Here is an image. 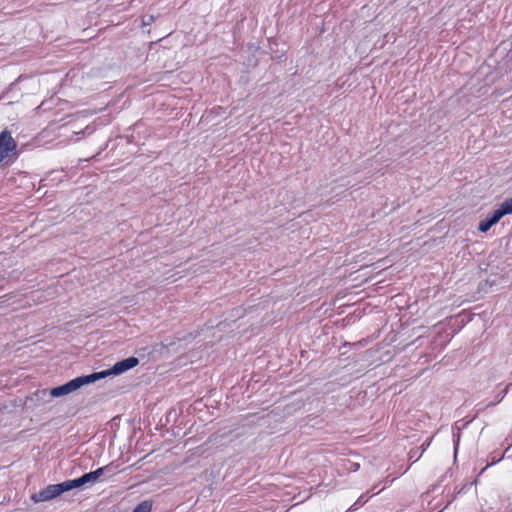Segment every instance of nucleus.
Wrapping results in <instances>:
<instances>
[{"label":"nucleus","instance_id":"1","mask_svg":"<svg viewBox=\"0 0 512 512\" xmlns=\"http://www.w3.org/2000/svg\"><path fill=\"white\" fill-rule=\"evenodd\" d=\"M99 376H93L92 374L89 375H83L76 377L67 383L54 387L50 390L43 389L37 392L38 395H40L41 398L51 397V398H57L64 395H68L79 388H81L84 385H88L91 383H94L98 381Z\"/></svg>","mask_w":512,"mask_h":512},{"label":"nucleus","instance_id":"13","mask_svg":"<svg viewBox=\"0 0 512 512\" xmlns=\"http://www.w3.org/2000/svg\"><path fill=\"white\" fill-rule=\"evenodd\" d=\"M458 443H459V435H457V439H456V440H454V444H455V451L457 450Z\"/></svg>","mask_w":512,"mask_h":512},{"label":"nucleus","instance_id":"12","mask_svg":"<svg viewBox=\"0 0 512 512\" xmlns=\"http://www.w3.org/2000/svg\"><path fill=\"white\" fill-rule=\"evenodd\" d=\"M154 17L152 15H148L143 17L142 23L143 25H149L153 21Z\"/></svg>","mask_w":512,"mask_h":512},{"label":"nucleus","instance_id":"3","mask_svg":"<svg viewBox=\"0 0 512 512\" xmlns=\"http://www.w3.org/2000/svg\"><path fill=\"white\" fill-rule=\"evenodd\" d=\"M139 364V359L131 356L126 359H123L121 361L116 362L111 368L107 370H103L100 372H94L92 373L93 376H99L98 380L104 379L107 376L110 375H120L134 367H136Z\"/></svg>","mask_w":512,"mask_h":512},{"label":"nucleus","instance_id":"2","mask_svg":"<svg viewBox=\"0 0 512 512\" xmlns=\"http://www.w3.org/2000/svg\"><path fill=\"white\" fill-rule=\"evenodd\" d=\"M70 490H72V487L70 483H68V480H66L62 483L48 485L44 489L33 494L31 499L34 503L45 502L52 500L60 496L62 493Z\"/></svg>","mask_w":512,"mask_h":512},{"label":"nucleus","instance_id":"7","mask_svg":"<svg viewBox=\"0 0 512 512\" xmlns=\"http://www.w3.org/2000/svg\"><path fill=\"white\" fill-rule=\"evenodd\" d=\"M495 224H497L495 222V220H493V218L491 217V215H489L488 217H486L485 219L481 220L478 224V230L482 233H485L487 231H489V229L494 226Z\"/></svg>","mask_w":512,"mask_h":512},{"label":"nucleus","instance_id":"4","mask_svg":"<svg viewBox=\"0 0 512 512\" xmlns=\"http://www.w3.org/2000/svg\"><path fill=\"white\" fill-rule=\"evenodd\" d=\"M17 143L8 130L0 133V163L6 158L16 156Z\"/></svg>","mask_w":512,"mask_h":512},{"label":"nucleus","instance_id":"9","mask_svg":"<svg viewBox=\"0 0 512 512\" xmlns=\"http://www.w3.org/2000/svg\"><path fill=\"white\" fill-rule=\"evenodd\" d=\"M370 496H368V493L362 494L350 507V510H357L359 507L364 505Z\"/></svg>","mask_w":512,"mask_h":512},{"label":"nucleus","instance_id":"8","mask_svg":"<svg viewBox=\"0 0 512 512\" xmlns=\"http://www.w3.org/2000/svg\"><path fill=\"white\" fill-rule=\"evenodd\" d=\"M152 510V501L144 500L140 502L132 512H151Z\"/></svg>","mask_w":512,"mask_h":512},{"label":"nucleus","instance_id":"11","mask_svg":"<svg viewBox=\"0 0 512 512\" xmlns=\"http://www.w3.org/2000/svg\"><path fill=\"white\" fill-rule=\"evenodd\" d=\"M505 215L503 214V212L501 211L500 208L496 209L492 214H491V217L493 218V220H495L496 223H498L500 221V219L502 217H504Z\"/></svg>","mask_w":512,"mask_h":512},{"label":"nucleus","instance_id":"5","mask_svg":"<svg viewBox=\"0 0 512 512\" xmlns=\"http://www.w3.org/2000/svg\"><path fill=\"white\" fill-rule=\"evenodd\" d=\"M111 467L112 463L94 471L85 473L79 478L68 480V483H70L72 489L82 487L88 483H95L104 474V472L110 470Z\"/></svg>","mask_w":512,"mask_h":512},{"label":"nucleus","instance_id":"10","mask_svg":"<svg viewBox=\"0 0 512 512\" xmlns=\"http://www.w3.org/2000/svg\"><path fill=\"white\" fill-rule=\"evenodd\" d=\"M499 208L504 215L512 214V197L502 202Z\"/></svg>","mask_w":512,"mask_h":512},{"label":"nucleus","instance_id":"6","mask_svg":"<svg viewBox=\"0 0 512 512\" xmlns=\"http://www.w3.org/2000/svg\"><path fill=\"white\" fill-rule=\"evenodd\" d=\"M431 440L432 438H429L421 446L411 449L409 452V460L417 462L421 458L423 453L426 451V449L429 447Z\"/></svg>","mask_w":512,"mask_h":512}]
</instances>
